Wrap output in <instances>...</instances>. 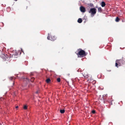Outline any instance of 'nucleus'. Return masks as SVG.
<instances>
[{
  "label": "nucleus",
  "mask_w": 125,
  "mask_h": 125,
  "mask_svg": "<svg viewBox=\"0 0 125 125\" xmlns=\"http://www.w3.org/2000/svg\"><path fill=\"white\" fill-rule=\"evenodd\" d=\"M75 53L78 56V57H82L86 55L85 51L81 49H78Z\"/></svg>",
  "instance_id": "f257e3e1"
},
{
  "label": "nucleus",
  "mask_w": 125,
  "mask_h": 125,
  "mask_svg": "<svg viewBox=\"0 0 125 125\" xmlns=\"http://www.w3.org/2000/svg\"><path fill=\"white\" fill-rule=\"evenodd\" d=\"M88 12L90 13L91 16L92 17L96 13V9L94 8H91Z\"/></svg>",
  "instance_id": "f03ea898"
},
{
  "label": "nucleus",
  "mask_w": 125,
  "mask_h": 125,
  "mask_svg": "<svg viewBox=\"0 0 125 125\" xmlns=\"http://www.w3.org/2000/svg\"><path fill=\"white\" fill-rule=\"evenodd\" d=\"M0 56L2 57L3 59L5 61H7V60H8L9 58H10L8 56L7 54L6 55L3 54H1L0 55Z\"/></svg>",
  "instance_id": "7ed1b4c3"
},
{
  "label": "nucleus",
  "mask_w": 125,
  "mask_h": 125,
  "mask_svg": "<svg viewBox=\"0 0 125 125\" xmlns=\"http://www.w3.org/2000/svg\"><path fill=\"white\" fill-rule=\"evenodd\" d=\"M82 74L84 76V78L85 79L89 78L91 76L89 74L86 72H84L83 73H82Z\"/></svg>",
  "instance_id": "20e7f679"
},
{
  "label": "nucleus",
  "mask_w": 125,
  "mask_h": 125,
  "mask_svg": "<svg viewBox=\"0 0 125 125\" xmlns=\"http://www.w3.org/2000/svg\"><path fill=\"white\" fill-rule=\"evenodd\" d=\"M116 62L118 63L119 66H120L122 64H123L125 63L124 61L122 59L116 60Z\"/></svg>",
  "instance_id": "39448f33"
},
{
  "label": "nucleus",
  "mask_w": 125,
  "mask_h": 125,
  "mask_svg": "<svg viewBox=\"0 0 125 125\" xmlns=\"http://www.w3.org/2000/svg\"><path fill=\"white\" fill-rule=\"evenodd\" d=\"M47 38L49 40H50L52 41H54L56 39L55 36L52 35L50 37L49 36H48Z\"/></svg>",
  "instance_id": "423d86ee"
},
{
  "label": "nucleus",
  "mask_w": 125,
  "mask_h": 125,
  "mask_svg": "<svg viewBox=\"0 0 125 125\" xmlns=\"http://www.w3.org/2000/svg\"><path fill=\"white\" fill-rule=\"evenodd\" d=\"M18 55L17 52H16L15 53L12 55V57L13 58L14 60H16V59L18 57Z\"/></svg>",
  "instance_id": "0eeeda50"
},
{
  "label": "nucleus",
  "mask_w": 125,
  "mask_h": 125,
  "mask_svg": "<svg viewBox=\"0 0 125 125\" xmlns=\"http://www.w3.org/2000/svg\"><path fill=\"white\" fill-rule=\"evenodd\" d=\"M80 10L81 12L83 13L85 12L86 11L85 8L82 6L80 7Z\"/></svg>",
  "instance_id": "6e6552de"
},
{
  "label": "nucleus",
  "mask_w": 125,
  "mask_h": 125,
  "mask_svg": "<svg viewBox=\"0 0 125 125\" xmlns=\"http://www.w3.org/2000/svg\"><path fill=\"white\" fill-rule=\"evenodd\" d=\"M105 4L104 2L102 1L101 2V6L102 7H104L105 6Z\"/></svg>",
  "instance_id": "1a4fd4ad"
},
{
  "label": "nucleus",
  "mask_w": 125,
  "mask_h": 125,
  "mask_svg": "<svg viewBox=\"0 0 125 125\" xmlns=\"http://www.w3.org/2000/svg\"><path fill=\"white\" fill-rule=\"evenodd\" d=\"M46 82L47 83H49L51 82V80L49 78L47 79L46 80Z\"/></svg>",
  "instance_id": "9d476101"
},
{
  "label": "nucleus",
  "mask_w": 125,
  "mask_h": 125,
  "mask_svg": "<svg viewBox=\"0 0 125 125\" xmlns=\"http://www.w3.org/2000/svg\"><path fill=\"white\" fill-rule=\"evenodd\" d=\"M82 20L80 18H79L78 19L77 21L79 23H81L82 22Z\"/></svg>",
  "instance_id": "9b49d317"
},
{
  "label": "nucleus",
  "mask_w": 125,
  "mask_h": 125,
  "mask_svg": "<svg viewBox=\"0 0 125 125\" xmlns=\"http://www.w3.org/2000/svg\"><path fill=\"white\" fill-rule=\"evenodd\" d=\"M120 20V19L118 17H117L116 18L115 21L116 22H118Z\"/></svg>",
  "instance_id": "f8f14e48"
},
{
  "label": "nucleus",
  "mask_w": 125,
  "mask_h": 125,
  "mask_svg": "<svg viewBox=\"0 0 125 125\" xmlns=\"http://www.w3.org/2000/svg\"><path fill=\"white\" fill-rule=\"evenodd\" d=\"M64 112L65 110L64 109L60 110V112L61 113H63Z\"/></svg>",
  "instance_id": "ddd939ff"
},
{
  "label": "nucleus",
  "mask_w": 125,
  "mask_h": 125,
  "mask_svg": "<svg viewBox=\"0 0 125 125\" xmlns=\"http://www.w3.org/2000/svg\"><path fill=\"white\" fill-rule=\"evenodd\" d=\"M98 11L99 12H101L102 11V9L101 7H99L98 9Z\"/></svg>",
  "instance_id": "4468645a"
},
{
  "label": "nucleus",
  "mask_w": 125,
  "mask_h": 125,
  "mask_svg": "<svg viewBox=\"0 0 125 125\" xmlns=\"http://www.w3.org/2000/svg\"><path fill=\"white\" fill-rule=\"evenodd\" d=\"M24 80L26 81V82L27 83L28 82H29V79L27 78H24Z\"/></svg>",
  "instance_id": "2eb2a0df"
},
{
  "label": "nucleus",
  "mask_w": 125,
  "mask_h": 125,
  "mask_svg": "<svg viewBox=\"0 0 125 125\" xmlns=\"http://www.w3.org/2000/svg\"><path fill=\"white\" fill-rule=\"evenodd\" d=\"M35 78L34 77L31 78V81L32 82H33Z\"/></svg>",
  "instance_id": "dca6fc26"
},
{
  "label": "nucleus",
  "mask_w": 125,
  "mask_h": 125,
  "mask_svg": "<svg viewBox=\"0 0 125 125\" xmlns=\"http://www.w3.org/2000/svg\"><path fill=\"white\" fill-rule=\"evenodd\" d=\"M116 63L115 64V66L117 67H118V65H119L118 63L117 62H116V61H115Z\"/></svg>",
  "instance_id": "f3484780"
},
{
  "label": "nucleus",
  "mask_w": 125,
  "mask_h": 125,
  "mask_svg": "<svg viewBox=\"0 0 125 125\" xmlns=\"http://www.w3.org/2000/svg\"><path fill=\"white\" fill-rule=\"evenodd\" d=\"M4 24L2 22L0 23V26L2 27H3L4 26Z\"/></svg>",
  "instance_id": "a211bd4d"
},
{
  "label": "nucleus",
  "mask_w": 125,
  "mask_h": 125,
  "mask_svg": "<svg viewBox=\"0 0 125 125\" xmlns=\"http://www.w3.org/2000/svg\"><path fill=\"white\" fill-rule=\"evenodd\" d=\"M57 81L58 82H60V78H57Z\"/></svg>",
  "instance_id": "6ab92c4d"
},
{
  "label": "nucleus",
  "mask_w": 125,
  "mask_h": 125,
  "mask_svg": "<svg viewBox=\"0 0 125 125\" xmlns=\"http://www.w3.org/2000/svg\"><path fill=\"white\" fill-rule=\"evenodd\" d=\"M23 108L25 110L26 109H27V106L25 105L24 106Z\"/></svg>",
  "instance_id": "aec40b11"
},
{
  "label": "nucleus",
  "mask_w": 125,
  "mask_h": 125,
  "mask_svg": "<svg viewBox=\"0 0 125 125\" xmlns=\"http://www.w3.org/2000/svg\"><path fill=\"white\" fill-rule=\"evenodd\" d=\"M92 113L93 114H94L95 113V111H94V110H93V111H92Z\"/></svg>",
  "instance_id": "412c9836"
},
{
  "label": "nucleus",
  "mask_w": 125,
  "mask_h": 125,
  "mask_svg": "<svg viewBox=\"0 0 125 125\" xmlns=\"http://www.w3.org/2000/svg\"><path fill=\"white\" fill-rule=\"evenodd\" d=\"M93 83L95 84L96 83V81L95 80H94L93 82Z\"/></svg>",
  "instance_id": "4be33fe9"
},
{
  "label": "nucleus",
  "mask_w": 125,
  "mask_h": 125,
  "mask_svg": "<svg viewBox=\"0 0 125 125\" xmlns=\"http://www.w3.org/2000/svg\"><path fill=\"white\" fill-rule=\"evenodd\" d=\"M39 92V90L37 91L36 92V94H38Z\"/></svg>",
  "instance_id": "5701e85b"
},
{
  "label": "nucleus",
  "mask_w": 125,
  "mask_h": 125,
  "mask_svg": "<svg viewBox=\"0 0 125 125\" xmlns=\"http://www.w3.org/2000/svg\"><path fill=\"white\" fill-rule=\"evenodd\" d=\"M10 79L11 80H12V79H13V78L12 77H11L10 78Z\"/></svg>",
  "instance_id": "b1692460"
},
{
  "label": "nucleus",
  "mask_w": 125,
  "mask_h": 125,
  "mask_svg": "<svg viewBox=\"0 0 125 125\" xmlns=\"http://www.w3.org/2000/svg\"><path fill=\"white\" fill-rule=\"evenodd\" d=\"M18 108V106H16V109H17Z\"/></svg>",
  "instance_id": "393cba45"
},
{
  "label": "nucleus",
  "mask_w": 125,
  "mask_h": 125,
  "mask_svg": "<svg viewBox=\"0 0 125 125\" xmlns=\"http://www.w3.org/2000/svg\"><path fill=\"white\" fill-rule=\"evenodd\" d=\"M21 51H22V52L23 53H24L22 49H21Z\"/></svg>",
  "instance_id": "a878e982"
},
{
  "label": "nucleus",
  "mask_w": 125,
  "mask_h": 125,
  "mask_svg": "<svg viewBox=\"0 0 125 125\" xmlns=\"http://www.w3.org/2000/svg\"><path fill=\"white\" fill-rule=\"evenodd\" d=\"M10 62V61H8V62Z\"/></svg>",
  "instance_id": "bb28decb"
},
{
  "label": "nucleus",
  "mask_w": 125,
  "mask_h": 125,
  "mask_svg": "<svg viewBox=\"0 0 125 125\" xmlns=\"http://www.w3.org/2000/svg\"><path fill=\"white\" fill-rule=\"evenodd\" d=\"M6 63H8V62H6Z\"/></svg>",
  "instance_id": "cd10ccee"
}]
</instances>
